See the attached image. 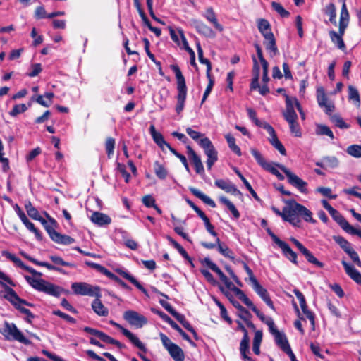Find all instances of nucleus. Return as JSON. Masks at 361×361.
<instances>
[{"label": "nucleus", "instance_id": "obj_49", "mask_svg": "<svg viewBox=\"0 0 361 361\" xmlns=\"http://www.w3.org/2000/svg\"><path fill=\"white\" fill-rule=\"evenodd\" d=\"M324 13L329 16V21L332 24L336 25V9L335 5L332 3L327 5Z\"/></svg>", "mask_w": 361, "mask_h": 361}, {"label": "nucleus", "instance_id": "obj_17", "mask_svg": "<svg viewBox=\"0 0 361 361\" xmlns=\"http://www.w3.org/2000/svg\"><path fill=\"white\" fill-rule=\"evenodd\" d=\"M255 291L259 295V296L263 300V301L272 310L274 309V303L271 301L269 294L266 288L262 287L259 282L252 285Z\"/></svg>", "mask_w": 361, "mask_h": 361}, {"label": "nucleus", "instance_id": "obj_50", "mask_svg": "<svg viewBox=\"0 0 361 361\" xmlns=\"http://www.w3.org/2000/svg\"><path fill=\"white\" fill-rule=\"evenodd\" d=\"M143 42H144V44H145V50L146 51V54L148 56V57L157 66H159V69H160V74L162 75L163 73L161 72V63L159 61H156V59H155V56L153 54L151 53V50H149V46H150V43H149V41L147 39V38H144L143 39Z\"/></svg>", "mask_w": 361, "mask_h": 361}, {"label": "nucleus", "instance_id": "obj_12", "mask_svg": "<svg viewBox=\"0 0 361 361\" xmlns=\"http://www.w3.org/2000/svg\"><path fill=\"white\" fill-rule=\"evenodd\" d=\"M114 326H116L117 329H118L122 332V334L126 337H127L135 347H137L140 350L145 353L147 351L145 345L140 341V339L135 335H134L129 330L125 329L118 323H116V324Z\"/></svg>", "mask_w": 361, "mask_h": 361}, {"label": "nucleus", "instance_id": "obj_61", "mask_svg": "<svg viewBox=\"0 0 361 361\" xmlns=\"http://www.w3.org/2000/svg\"><path fill=\"white\" fill-rule=\"evenodd\" d=\"M185 130H186L187 134L192 140L197 142L198 143L202 138L205 137L203 134H202L201 133H200L198 131L192 130L190 127H188Z\"/></svg>", "mask_w": 361, "mask_h": 361}, {"label": "nucleus", "instance_id": "obj_2", "mask_svg": "<svg viewBox=\"0 0 361 361\" xmlns=\"http://www.w3.org/2000/svg\"><path fill=\"white\" fill-rule=\"evenodd\" d=\"M170 68L175 73L177 80V104L176 106V111L178 114H180L184 109L185 102L187 97V87L185 84V78L183 75L178 65L171 64Z\"/></svg>", "mask_w": 361, "mask_h": 361}, {"label": "nucleus", "instance_id": "obj_45", "mask_svg": "<svg viewBox=\"0 0 361 361\" xmlns=\"http://www.w3.org/2000/svg\"><path fill=\"white\" fill-rule=\"evenodd\" d=\"M229 288L245 305H252V301L247 297V295L243 293L242 290L238 287L234 286L233 285H232Z\"/></svg>", "mask_w": 361, "mask_h": 361}, {"label": "nucleus", "instance_id": "obj_48", "mask_svg": "<svg viewBox=\"0 0 361 361\" xmlns=\"http://www.w3.org/2000/svg\"><path fill=\"white\" fill-rule=\"evenodd\" d=\"M225 138L227 141L228 145L229 148L237 155H241L240 148L235 144V139L231 134H227L225 135Z\"/></svg>", "mask_w": 361, "mask_h": 361}, {"label": "nucleus", "instance_id": "obj_27", "mask_svg": "<svg viewBox=\"0 0 361 361\" xmlns=\"http://www.w3.org/2000/svg\"><path fill=\"white\" fill-rule=\"evenodd\" d=\"M101 297H96L92 303L93 311L99 316L106 317L109 314L108 309L102 304Z\"/></svg>", "mask_w": 361, "mask_h": 361}, {"label": "nucleus", "instance_id": "obj_60", "mask_svg": "<svg viewBox=\"0 0 361 361\" xmlns=\"http://www.w3.org/2000/svg\"><path fill=\"white\" fill-rule=\"evenodd\" d=\"M27 106L25 104H16L13 106V109L9 112L10 116L15 117L17 115L27 111Z\"/></svg>", "mask_w": 361, "mask_h": 361}, {"label": "nucleus", "instance_id": "obj_58", "mask_svg": "<svg viewBox=\"0 0 361 361\" xmlns=\"http://www.w3.org/2000/svg\"><path fill=\"white\" fill-rule=\"evenodd\" d=\"M49 259L51 260L52 262H54L56 265H61L64 267H75V264L71 262H68L64 261L61 257L56 255H51L49 257Z\"/></svg>", "mask_w": 361, "mask_h": 361}, {"label": "nucleus", "instance_id": "obj_43", "mask_svg": "<svg viewBox=\"0 0 361 361\" xmlns=\"http://www.w3.org/2000/svg\"><path fill=\"white\" fill-rule=\"evenodd\" d=\"M301 253L305 257L308 262L319 268L324 267V264L319 261L307 248L305 247Z\"/></svg>", "mask_w": 361, "mask_h": 361}, {"label": "nucleus", "instance_id": "obj_44", "mask_svg": "<svg viewBox=\"0 0 361 361\" xmlns=\"http://www.w3.org/2000/svg\"><path fill=\"white\" fill-rule=\"evenodd\" d=\"M348 99L352 101L357 106L360 105V94L357 90L353 85L348 86Z\"/></svg>", "mask_w": 361, "mask_h": 361}, {"label": "nucleus", "instance_id": "obj_53", "mask_svg": "<svg viewBox=\"0 0 361 361\" xmlns=\"http://www.w3.org/2000/svg\"><path fill=\"white\" fill-rule=\"evenodd\" d=\"M346 152L355 158L361 157V145H352L347 147Z\"/></svg>", "mask_w": 361, "mask_h": 361}, {"label": "nucleus", "instance_id": "obj_16", "mask_svg": "<svg viewBox=\"0 0 361 361\" xmlns=\"http://www.w3.org/2000/svg\"><path fill=\"white\" fill-rule=\"evenodd\" d=\"M204 262L209 269L218 274L220 280L225 284L227 288H231V286L233 285L232 282L228 279V277L223 273V271L215 263L211 261L209 258H205Z\"/></svg>", "mask_w": 361, "mask_h": 361}, {"label": "nucleus", "instance_id": "obj_15", "mask_svg": "<svg viewBox=\"0 0 361 361\" xmlns=\"http://www.w3.org/2000/svg\"><path fill=\"white\" fill-rule=\"evenodd\" d=\"M187 154L189 159L193 163L197 173L202 174L204 171V166L200 157L196 154L190 146H187Z\"/></svg>", "mask_w": 361, "mask_h": 361}, {"label": "nucleus", "instance_id": "obj_24", "mask_svg": "<svg viewBox=\"0 0 361 361\" xmlns=\"http://www.w3.org/2000/svg\"><path fill=\"white\" fill-rule=\"evenodd\" d=\"M116 272L123 277L124 279L129 281L131 283H133L137 288H138L140 291H142L144 294L147 295V290L140 284V283L132 275H130L128 272L122 270V269H117Z\"/></svg>", "mask_w": 361, "mask_h": 361}, {"label": "nucleus", "instance_id": "obj_9", "mask_svg": "<svg viewBox=\"0 0 361 361\" xmlns=\"http://www.w3.org/2000/svg\"><path fill=\"white\" fill-rule=\"evenodd\" d=\"M123 318L130 325L135 326L137 328H142L147 323V319L145 317L133 310L126 311L123 314Z\"/></svg>", "mask_w": 361, "mask_h": 361}, {"label": "nucleus", "instance_id": "obj_47", "mask_svg": "<svg viewBox=\"0 0 361 361\" xmlns=\"http://www.w3.org/2000/svg\"><path fill=\"white\" fill-rule=\"evenodd\" d=\"M333 239L338 245H339V246L346 253H348V251H350L353 249L350 243L347 240H345L343 237L340 236V235H335L333 237Z\"/></svg>", "mask_w": 361, "mask_h": 361}, {"label": "nucleus", "instance_id": "obj_28", "mask_svg": "<svg viewBox=\"0 0 361 361\" xmlns=\"http://www.w3.org/2000/svg\"><path fill=\"white\" fill-rule=\"evenodd\" d=\"M189 190L193 195L201 200L206 204L212 207V208L216 207V205L214 201L212 200L209 197L204 194L202 192L199 190L198 189L193 187H190Z\"/></svg>", "mask_w": 361, "mask_h": 361}, {"label": "nucleus", "instance_id": "obj_51", "mask_svg": "<svg viewBox=\"0 0 361 361\" xmlns=\"http://www.w3.org/2000/svg\"><path fill=\"white\" fill-rule=\"evenodd\" d=\"M298 119L287 121L289 124L290 130L292 134L295 137H300L302 135L300 126L297 121Z\"/></svg>", "mask_w": 361, "mask_h": 361}, {"label": "nucleus", "instance_id": "obj_10", "mask_svg": "<svg viewBox=\"0 0 361 361\" xmlns=\"http://www.w3.org/2000/svg\"><path fill=\"white\" fill-rule=\"evenodd\" d=\"M1 255H2V256H4V257H6L7 259H8L9 260H11V262H14L18 267H20V268H21L23 269L26 270L29 273L32 274L33 276H39V277L42 276V273L36 271L35 269H34L33 268H32L30 267L26 266L20 260V259L17 257L16 255L11 254L8 251L3 250L1 252Z\"/></svg>", "mask_w": 361, "mask_h": 361}, {"label": "nucleus", "instance_id": "obj_64", "mask_svg": "<svg viewBox=\"0 0 361 361\" xmlns=\"http://www.w3.org/2000/svg\"><path fill=\"white\" fill-rule=\"evenodd\" d=\"M277 164H278L277 163L273 162L266 171H267L270 172L271 174L276 176L279 180H284V176L282 175L276 168V166L278 167Z\"/></svg>", "mask_w": 361, "mask_h": 361}, {"label": "nucleus", "instance_id": "obj_30", "mask_svg": "<svg viewBox=\"0 0 361 361\" xmlns=\"http://www.w3.org/2000/svg\"><path fill=\"white\" fill-rule=\"evenodd\" d=\"M149 133L153 138L154 142L159 147H161V149H164V146L166 147V145L169 144L165 141L164 136L156 130L155 127L153 125L150 126L149 127Z\"/></svg>", "mask_w": 361, "mask_h": 361}, {"label": "nucleus", "instance_id": "obj_11", "mask_svg": "<svg viewBox=\"0 0 361 361\" xmlns=\"http://www.w3.org/2000/svg\"><path fill=\"white\" fill-rule=\"evenodd\" d=\"M214 184L219 188L235 196H242L241 192L228 180L217 179Z\"/></svg>", "mask_w": 361, "mask_h": 361}, {"label": "nucleus", "instance_id": "obj_37", "mask_svg": "<svg viewBox=\"0 0 361 361\" xmlns=\"http://www.w3.org/2000/svg\"><path fill=\"white\" fill-rule=\"evenodd\" d=\"M329 37L331 42L341 50H345L346 47L341 35H337L334 30L329 31Z\"/></svg>", "mask_w": 361, "mask_h": 361}, {"label": "nucleus", "instance_id": "obj_54", "mask_svg": "<svg viewBox=\"0 0 361 361\" xmlns=\"http://www.w3.org/2000/svg\"><path fill=\"white\" fill-rule=\"evenodd\" d=\"M271 7L283 18H287L290 16V13L284 9L282 5L278 2L273 1L271 3Z\"/></svg>", "mask_w": 361, "mask_h": 361}, {"label": "nucleus", "instance_id": "obj_13", "mask_svg": "<svg viewBox=\"0 0 361 361\" xmlns=\"http://www.w3.org/2000/svg\"><path fill=\"white\" fill-rule=\"evenodd\" d=\"M317 99L319 106L320 107H324L325 112L326 114H331L334 111V106L328 102V99L323 87H319L317 89Z\"/></svg>", "mask_w": 361, "mask_h": 361}, {"label": "nucleus", "instance_id": "obj_63", "mask_svg": "<svg viewBox=\"0 0 361 361\" xmlns=\"http://www.w3.org/2000/svg\"><path fill=\"white\" fill-rule=\"evenodd\" d=\"M283 117L286 121L298 119V115L294 110V108L286 109L283 114Z\"/></svg>", "mask_w": 361, "mask_h": 361}, {"label": "nucleus", "instance_id": "obj_26", "mask_svg": "<svg viewBox=\"0 0 361 361\" xmlns=\"http://www.w3.org/2000/svg\"><path fill=\"white\" fill-rule=\"evenodd\" d=\"M249 336L246 335H243V337L240 343V353L242 357V359L244 361H254L250 356L247 355V353H249Z\"/></svg>", "mask_w": 361, "mask_h": 361}, {"label": "nucleus", "instance_id": "obj_55", "mask_svg": "<svg viewBox=\"0 0 361 361\" xmlns=\"http://www.w3.org/2000/svg\"><path fill=\"white\" fill-rule=\"evenodd\" d=\"M325 162L326 169H335L338 167L339 164L338 159L335 157H324Z\"/></svg>", "mask_w": 361, "mask_h": 361}, {"label": "nucleus", "instance_id": "obj_33", "mask_svg": "<svg viewBox=\"0 0 361 361\" xmlns=\"http://www.w3.org/2000/svg\"><path fill=\"white\" fill-rule=\"evenodd\" d=\"M197 51L198 54L199 61L201 63L207 66V77L210 78V73L212 70V64L209 59L203 56V50L201 47L200 43L197 42L196 44Z\"/></svg>", "mask_w": 361, "mask_h": 361}, {"label": "nucleus", "instance_id": "obj_52", "mask_svg": "<svg viewBox=\"0 0 361 361\" xmlns=\"http://www.w3.org/2000/svg\"><path fill=\"white\" fill-rule=\"evenodd\" d=\"M154 173L160 179H165L167 176V171L159 161L154 163Z\"/></svg>", "mask_w": 361, "mask_h": 361}, {"label": "nucleus", "instance_id": "obj_29", "mask_svg": "<svg viewBox=\"0 0 361 361\" xmlns=\"http://www.w3.org/2000/svg\"><path fill=\"white\" fill-rule=\"evenodd\" d=\"M349 23V13L347 9L345 0L343 1L341 7L340 19H339V28L345 30Z\"/></svg>", "mask_w": 361, "mask_h": 361}, {"label": "nucleus", "instance_id": "obj_18", "mask_svg": "<svg viewBox=\"0 0 361 361\" xmlns=\"http://www.w3.org/2000/svg\"><path fill=\"white\" fill-rule=\"evenodd\" d=\"M192 23L197 32L200 35H202L207 37H214L215 33L213 30L203 22L198 20H192Z\"/></svg>", "mask_w": 361, "mask_h": 361}, {"label": "nucleus", "instance_id": "obj_4", "mask_svg": "<svg viewBox=\"0 0 361 361\" xmlns=\"http://www.w3.org/2000/svg\"><path fill=\"white\" fill-rule=\"evenodd\" d=\"M0 331L7 341H18L26 345L31 344V341L25 337L23 332L14 323L5 322L4 327Z\"/></svg>", "mask_w": 361, "mask_h": 361}, {"label": "nucleus", "instance_id": "obj_5", "mask_svg": "<svg viewBox=\"0 0 361 361\" xmlns=\"http://www.w3.org/2000/svg\"><path fill=\"white\" fill-rule=\"evenodd\" d=\"M278 168L280 169L286 176L288 183L293 187L295 188L300 192L302 194H307L309 192L307 189V183L298 176L296 174L290 171V169L286 168L282 164H277Z\"/></svg>", "mask_w": 361, "mask_h": 361}, {"label": "nucleus", "instance_id": "obj_42", "mask_svg": "<svg viewBox=\"0 0 361 361\" xmlns=\"http://www.w3.org/2000/svg\"><path fill=\"white\" fill-rule=\"evenodd\" d=\"M315 133L317 135H326L329 137L331 140L334 139V135L332 130L326 125L317 124Z\"/></svg>", "mask_w": 361, "mask_h": 361}, {"label": "nucleus", "instance_id": "obj_32", "mask_svg": "<svg viewBox=\"0 0 361 361\" xmlns=\"http://www.w3.org/2000/svg\"><path fill=\"white\" fill-rule=\"evenodd\" d=\"M250 152L255 157L257 164L264 170H267L273 162H267L262 154L255 148H251Z\"/></svg>", "mask_w": 361, "mask_h": 361}, {"label": "nucleus", "instance_id": "obj_34", "mask_svg": "<svg viewBox=\"0 0 361 361\" xmlns=\"http://www.w3.org/2000/svg\"><path fill=\"white\" fill-rule=\"evenodd\" d=\"M173 317L184 326L185 329H186L188 331H189L193 334L195 339H197V335L196 331H195L194 328L191 326L190 322L186 320L183 314H181L177 312Z\"/></svg>", "mask_w": 361, "mask_h": 361}, {"label": "nucleus", "instance_id": "obj_39", "mask_svg": "<svg viewBox=\"0 0 361 361\" xmlns=\"http://www.w3.org/2000/svg\"><path fill=\"white\" fill-rule=\"evenodd\" d=\"M216 242L218 246V251L225 257L233 260L234 256L233 252L231 251V250H230L226 245L222 244L219 238H216Z\"/></svg>", "mask_w": 361, "mask_h": 361}, {"label": "nucleus", "instance_id": "obj_7", "mask_svg": "<svg viewBox=\"0 0 361 361\" xmlns=\"http://www.w3.org/2000/svg\"><path fill=\"white\" fill-rule=\"evenodd\" d=\"M199 145L204 149V154L207 157V166L208 169H211L218 160V152L208 137L202 138L199 142Z\"/></svg>", "mask_w": 361, "mask_h": 361}, {"label": "nucleus", "instance_id": "obj_14", "mask_svg": "<svg viewBox=\"0 0 361 361\" xmlns=\"http://www.w3.org/2000/svg\"><path fill=\"white\" fill-rule=\"evenodd\" d=\"M278 246L281 249L283 255L290 260L292 263L295 265H298V262L297 260V253L294 252L289 245L286 243L285 241L281 240H278Z\"/></svg>", "mask_w": 361, "mask_h": 361}, {"label": "nucleus", "instance_id": "obj_1", "mask_svg": "<svg viewBox=\"0 0 361 361\" xmlns=\"http://www.w3.org/2000/svg\"><path fill=\"white\" fill-rule=\"evenodd\" d=\"M284 214L283 220L297 227H299L301 223L299 216L307 222L315 221L312 217V212L294 200L287 202V207H284Z\"/></svg>", "mask_w": 361, "mask_h": 361}, {"label": "nucleus", "instance_id": "obj_56", "mask_svg": "<svg viewBox=\"0 0 361 361\" xmlns=\"http://www.w3.org/2000/svg\"><path fill=\"white\" fill-rule=\"evenodd\" d=\"M157 314L166 323H168L173 329L178 331L180 327L166 314L161 311H158Z\"/></svg>", "mask_w": 361, "mask_h": 361}, {"label": "nucleus", "instance_id": "obj_41", "mask_svg": "<svg viewBox=\"0 0 361 361\" xmlns=\"http://www.w3.org/2000/svg\"><path fill=\"white\" fill-rule=\"evenodd\" d=\"M29 261H30L31 262L34 263L36 265L44 267L47 269H48L49 270L56 271H58L63 274H66V271L63 269L58 267L56 266L52 265L48 262H39L35 258H29Z\"/></svg>", "mask_w": 361, "mask_h": 361}, {"label": "nucleus", "instance_id": "obj_23", "mask_svg": "<svg viewBox=\"0 0 361 361\" xmlns=\"http://www.w3.org/2000/svg\"><path fill=\"white\" fill-rule=\"evenodd\" d=\"M25 208L30 218L39 221L41 224L46 223V220L40 216L38 210L32 204L30 201L25 202Z\"/></svg>", "mask_w": 361, "mask_h": 361}, {"label": "nucleus", "instance_id": "obj_59", "mask_svg": "<svg viewBox=\"0 0 361 361\" xmlns=\"http://www.w3.org/2000/svg\"><path fill=\"white\" fill-rule=\"evenodd\" d=\"M115 147V140L113 137H108L106 140L105 148L109 158H111L114 154Z\"/></svg>", "mask_w": 361, "mask_h": 361}, {"label": "nucleus", "instance_id": "obj_3", "mask_svg": "<svg viewBox=\"0 0 361 361\" xmlns=\"http://www.w3.org/2000/svg\"><path fill=\"white\" fill-rule=\"evenodd\" d=\"M25 278L33 288L47 295L59 297L63 291V289L61 287L47 281L44 279H34L29 276H25Z\"/></svg>", "mask_w": 361, "mask_h": 361}, {"label": "nucleus", "instance_id": "obj_62", "mask_svg": "<svg viewBox=\"0 0 361 361\" xmlns=\"http://www.w3.org/2000/svg\"><path fill=\"white\" fill-rule=\"evenodd\" d=\"M317 191L329 199L335 200L337 198V195L331 194V189L330 188L319 187L317 188Z\"/></svg>", "mask_w": 361, "mask_h": 361}, {"label": "nucleus", "instance_id": "obj_8", "mask_svg": "<svg viewBox=\"0 0 361 361\" xmlns=\"http://www.w3.org/2000/svg\"><path fill=\"white\" fill-rule=\"evenodd\" d=\"M0 285L4 288V297L9 301L16 308L18 307H23L25 305L29 307H33L32 303L28 302L26 300L21 299L15 290L9 287L6 283L0 281Z\"/></svg>", "mask_w": 361, "mask_h": 361}, {"label": "nucleus", "instance_id": "obj_6", "mask_svg": "<svg viewBox=\"0 0 361 361\" xmlns=\"http://www.w3.org/2000/svg\"><path fill=\"white\" fill-rule=\"evenodd\" d=\"M71 289L75 295L101 297L100 288L92 286L85 282H75L71 284Z\"/></svg>", "mask_w": 361, "mask_h": 361}, {"label": "nucleus", "instance_id": "obj_20", "mask_svg": "<svg viewBox=\"0 0 361 361\" xmlns=\"http://www.w3.org/2000/svg\"><path fill=\"white\" fill-rule=\"evenodd\" d=\"M333 219L344 230L346 233L353 227L343 215L336 209L329 213Z\"/></svg>", "mask_w": 361, "mask_h": 361}, {"label": "nucleus", "instance_id": "obj_21", "mask_svg": "<svg viewBox=\"0 0 361 361\" xmlns=\"http://www.w3.org/2000/svg\"><path fill=\"white\" fill-rule=\"evenodd\" d=\"M346 274L357 283L361 282V273L357 271L354 266L347 263L345 260L341 262Z\"/></svg>", "mask_w": 361, "mask_h": 361}, {"label": "nucleus", "instance_id": "obj_35", "mask_svg": "<svg viewBox=\"0 0 361 361\" xmlns=\"http://www.w3.org/2000/svg\"><path fill=\"white\" fill-rule=\"evenodd\" d=\"M169 353L175 361H183L185 358L184 353L180 347L175 344L169 349Z\"/></svg>", "mask_w": 361, "mask_h": 361}, {"label": "nucleus", "instance_id": "obj_38", "mask_svg": "<svg viewBox=\"0 0 361 361\" xmlns=\"http://www.w3.org/2000/svg\"><path fill=\"white\" fill-rule=\"evenodd\" d=\"M266 49L269 53L271 57L275 56L279 54L278 48L276 47L275 37L271 38L270 39H265L264 41Z\"/></svg>", "mask_w": 361, "mask_h": 361}, {"label": "nucleus", "instance_id": "obj_31", "mask_svg": "<svg viewBox=\"0 0 361 361\" xmlns=\"http://www.w3.org/2000/svg\"><path fill=\"white\" fill-rule=\"evenodd\" d=\"M203 16L209 22L212 23L214 25V27L216 30L219 31L223 30V27L221 24L219 23L217 18L216 17V14L214 12L212 8H208Z\"/></svg>", "mask_w": 361, "mask_h": 361}, {"label": "nucleus", "instance_id": "obj_19", "mask_svg": "<svg viewBox=\"0 0 361 361\" xmlns=\"http://www.w3.org/2000/svg\"><path fill=\"white\" fill-rule=\"evenodd\" d=\"M221 290L225 293L227 298L229 299L233 305L240 312L239 317L244 321H247V317H250L251 314L244 307H243L238 301L234 300L232 295L228 292H225L224 288L222 286L219 287Z\"/></svg>", "mask_w": 361, "mask_h": 361}, {"label": "nucleus", "instance_id": "obj_36", "mask_svg": "<svg viewBox=\"0 0 361 361\" xmlns=\"http://www.w3.org/2000/svg\"><path fill=\"white\" fill-rule=\"evenodd\" d=\"M274 338L277 345L279 346L283 351H285L287 348L290 347L284 334L276 331L274 335Z\"/></svg>", "mask_w": 361, "mask_h": 361}, {"label": "nucleus", "instance_id": "obj_40", "mask_svg": "<svg viewBox=\"0 0 361 361\" xmlns=\"http://www.w3.org/2000/svg\"><path fill=\"white\" fill-rule=\"evenodd\" d=\"M52 240L56 243L66 245H71L75 243V239L73 238L72 237L67 235L61 234L59 232L56 234H55V237Z\"/></svg>", "mask_w": 361, "mask_h": 361}, {"label": "nucleus", "instance_id": "obj_57", "mask_svg": "<svg viewBox=\"0 0 361 361\" xmlns=\"http://www.w3.org/2000/svg\"><path fill=\"white\" fill-rule=\"evenodd\" d=\"M331 121L339 128L347 129L350 128V126L347 124L340 116L334 115L331 117Z\"/></svg>", "mask_w": 361, "mask_h": 361}, {"label": "nucleus", "instance_id": "obj_46", "mask_svg": "<svg viewBox=\"0 0 361 361\" xmlns=\"http://www.w3.org/2000/svg\"><path fill=\"white\" fill-rule=\"evenodd\" d=\"M220 202L226 205L228 209L230 210V212L232 213L233 216L235 219H238L240 217V213L238 210L236 209L235 205L226 197H221L219 198Z\"/></svg>", "mask_w": 361, "mask_h": 361}, {"label": "nucleus", "instance_id": "obj_22", "mask_svg": "<svg viewBox=\"0 0 361 361\" xmlns=\"http://www.w3.org/2000/svg\"><path fill=\"white\" fill-rule=\"evenodd\" d=\"M90 219L94 224L99 226L108 225L111 222V219L108 215L99 212H93Z\"/></svg>", "mask_w": 361, "mask_h": 361}, {"label": "nucleus", "instance_id": "obj_25", "mask_svg": "<svg viewBox=\"0 0 361 361\" xmlns=\"http://www.w3.org/2000/svg\"><path fill=\"white\" fill-rule=\"evenodd\" d=\"M44 214L48 218L49 221L46 220V223L42 224L44 226L50 238L53 240L54 238L55 237V234L58 233L55 230V228L57 226V223L56 221L54 218L51 217L47 212H44Z\"/></svg>", "mask_w": 361, "mask_h": 361}]
</instances>
